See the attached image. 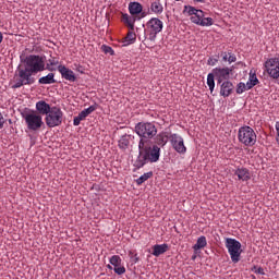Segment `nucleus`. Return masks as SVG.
<instances>
[{
  "instance_id": "22",
  "label": "nucleus",
  "mask_w": 279,
  "mask_h": 279,
  "mask_svg": "<svg viewBox=\"0 0 279 279\" xmlns=\"http://www.w3.org/2000/svg\"><path fill=\"white\" fill-rule=\"evenodd\" d=\"M259 84L258 77L256 76V73L250 72L248 81L246 82V86L248 90H252V88Z\"/></svg>"
},
{
  "instance_id": "14",
  "label": "nucleus",
  "mask_w": 279,
  "mask_h": 279,
  "mask_svg": "<svg viewBox=\"0 0 279 279\" xmlns=\"http://www.w3.org/2000/svg\"><path fill=\"white\" fill-rule=\"evenodd\" d=\"M58 71L61 74V77L63 80H66V82L77 81V76H75V72H73V70L66 68L65 65H58Z\"/></svg>"
},
{
  "instance_id": "9",
  "label": "nucleus",
  "mask_w": 279,
  "mask_h": 279,
  "mask_svg": "<svg viewBox=\"0 0 279 279\" xmlns=\"http://www.w3.org/2000/svg\"><path fill=\"white\" fill-rule=\"evenodd\" d=\"M183 14L191 16L190 21L191 23H194V25H199V22L204 19V11L191 5L184 7Z\"/></svg>"
},
{
  "instance_id": "28",
  "label": "nucleus",
  "mask_w": 279,
  "mask_h": 279,
  "mask_svg": "<svg viewBox=\"0 0 279 279\" xmlns=\"http://www.w3.org/2000/svg\"><path fill=\"white\" fill-rule=\"evenodd\" d=\"M207 86H209V90L213 94L215 90V73H209L207 75Z\"/></svg>"
},
{
  "instance_id": "33",
  "label": "nucleus",
  "mask_w": 279,
  "mask_h": 279,
  "mask_svg": "<svg viewBox=\"0 0 279 279\" xmlns=\"http://www.w3.org/2000/svg\"><path fill=\"white\" fill-rule=\"evenodd\" d=\"M245 90H250V88H247V85L245 83L241 82L236 85V88H235L236 95H243Z\"/></svg>"
},
{
  "instance_id": "1",
  "label": "nucleus",
  "mask_w": 279,
  "mask_h": 279,
  "mask_svg": "<svg viewBox=\"0 0 279 279\" xmlns=\"http://www.w3.org/2000/svg\"><path fill=\"white\" fill-rule=\"evenodd\" d=\"M160 160V147L158 145L148 146L147 141L140 140L138 156L133 161L135 169H143L148 162L154 163Z\"/></svg>"
},
{
  "instance_id": "4",
  "label": "nucleus",
  "mask_w": 279,
  "mask_h": 279,
  "mask_svg": "<svg viewBox=\"0 0 279 279\" xmlns=\"http://www.w3.org/2000/svg\"><path fill=\"white\" fill-rule=\"evenodd\" d=\"M135 132L141 141H149L158 134V129L151 122H140L135 125Z\"/></svg>"
},
{
  "instance_id": "12",
  "label": "nucleus",
  "mask_w": 279,
  "mask_h": 279,
  "mask_svg": "<svg viewBox=\"0 0 279 279\" xmlns=\"http://www.w3.org/2000/svg\"><path fill=\"white\" fill-rule=\"evenodd\" d=\"M213 73L216 77L217 84H221L222 82H230V75L232 73L231 68H215Z\"/></svg>"
},
{
  "instance_id": "29",
  "label": "nucleus",
  "mask_w": 279,
  "mask_h": 279,
  "mask_svg": "<svg viewBox=\"0 0 279 279\" xmlns=\"http://www.w3.org/2000/svg\"><path fill=\"white\" fill-rule=\"evenodd\" d=\"M60 62L58 61V59L56 58H50L48 60V63L46 64V69L47 71H56V66L57 64H59Z\"/></svg>"
},
{
  "instance_id": "8",
  "label": "nucleus",
  "mask_w": 279,
  "mask_h": 279,
  "mask_svg": "<svg viewBox=\"0 0 279 279\" xmlns=\"http://www.w3.org/2000/svg\"><path fill=\"white\" fill-rule=\"evenodd\" d=\"M25 123L27 125V129L31 130V132H36L43 128V116L37 114L35 112L26 113L24 116Z\"/></svg>"
},
{
  "instance_id": "48",
  "label": "nucleus",
  "mask_w": 279,
  "mask_h": 279,
  "mask_svg": "<svg viewBox=\"0 0 279 279\" xmlns=\"http://www.w3.org/2000/svg\"><path fill=\"white\" fill-rule=\"evenodd\" d=\"M192 258H193V260H195V256H193Z\"/></svg>"
},
{
  "instance_id": "39",
  "label": "nucleus",
  "mask_w": 279,
  "mask_h": 279,
  "mask_svg": "<svg viewBox=\"0 0 279 279\" xmlns=\"http://www.w3.org/2000/svg\"><path fill=\"white\" fill-rule=\"evenodd\" d=\"M105 53H110V56H114V50L110 46H102Z\"/></svg>"
},
{
  "instance_id": "3",
  "label": "nucleus",
  "mask_w": 279,
  "mask_h": 279,
  "mask_svg": "<svg viewBox=\"0 0 279 279\" xmlns=\"http://www.w3.org/2000/svg\"><path fill=\"white\" fill-rule=\"evenodd\" d=\"M238 141L244 147H254L257 141L256 132L251 126H241L238 131Z\"/></svg>"
},
{
  "instance_id": "41",
  "label": "nucleus",
  "mask_w": 279,
  "mask_h": 279,
  "mask_svg": "<svg viewBox=\"0 0 279 279\" xmlns=\"http://www.w3.org/2000/svg\"><path fill=\"white\" fill-rule=\"evenodd\" d=\"M228 62L229 64H232V62H236V57H234V54L229 53Z\"/></svg>"
},
{
  "instance_id": "35",
  "label": "nucleus",
  "mask_w": 279,
  "mask_h": 279,
  "mask_svg": "<svg viewBox=\"0 0 279 279\" xmlns=\"http://www.w3.org/2000/svg\"><path fill=\"white\" fill-rule=\"evenodd\" d=\"M95 110H97V106L93 105L89 106L87 109H84L82 112L85 113L86 117H88V114H93Z\"/></svg>"
},
{
  "instance_id": "37",
  "label": "nucleus",
  "mask_w": 279,
  "mask_h": 279,
  "mask_svg": "<svg viewBox=\"0 0 279 279\" xmlns=\"http://www.w3.org/2000/svg\"><path fill=\"white\" fill-rule=\"evenodd\" d=\"M114 274H117L118 276H123V274H125V268L123 266H116L113 268Z\"/></svg>"
},
{
  "instance_id": "44",
  "label": "nucleus",
  "mask_w": 279,
  "mask_h": 279,
  "mask_svg": "<svg viewBox=\"0 0 279 279\" xmlns=\"http://www.w3.org/2000/svg\"><path fill=\"white\" fill-rule=\"evenodd\" d=\"M228 58H230V54H225V56L222 57V60H225V62H228Z\"/></svg>"
},
{
  "instance_id": "43",
  "label": "nucleus",
  "mask_w": 279,
  "mask_h": 279,
  "mask_svg": "<svg viewBox=\"0 0 279 279\" xmlns=\"http://www.w3.org/2000/svg\"><path fill=\"white\" fill-rule=\"evenodd\" d=\"M131 259L134 264L138 263L140 260L138 254L135 253Z\"/></svg>"
},
{
  "instance_id": "45",
  "label": "nucleus",
  "mask_w": 279,
  "mask_h": 279,
  "mask_svg": "<svg viewBox=\"0 0 279 279\" xmlns=\"http://www.w3.org/2000/svg\"><path fill=\"white\" fill-rule=\"evenodd\" d=\"M3 43V33L0 32V45Z\"/></svg>"
},
{
  "instance_id": "10",
  "label": "nucleus",
  "mask_w": 279,
  "mask_h": 279,
  "mask_svg": "<svg viewBox=\"0 0 279 279\" xmlns=\"http://www.w3.org/2000/svg\"><path fill=\"white\" fill-rule=\"evenodd\" d=\"M266 73L272 80H278L279 77V58H271L265 62Z\"/></svg>"
},
{
  "instance_id": "15",
  "label": "nucleus",
  "mask_w": 279,
  "mask_h": 279,
  "mask_svg": "<svg viewBox=\"0 0 279 279\" xmlns=\"http://www.w3.org/2000/svg\"><path fill=\"white\" fill-rule=\"evenodd\" d=\"M220 86V97H230L234 93V84L230 81L217 83Z\"/></svg>"
},
{
  "instance_id": "26",
  "label": "nucleus",
  "mask_w": 279,
  "mask_h": 279,
  "mask_svg": "<svg viewBox=\"0 0 279 279\" xmlns=\"http://www.w3.org/2000/svg\"><path fill=\"white\" fill-rule=\"evenodd\" d=\"M128 147H130V135H124L119 141V148L128 149Z\"/></svg>"
},
{
  "instance_id": "42",
  "label": "nucleus",
  "mask_w": 279,
  "mask_h": 279,
  "mask_svg": "<svg viewBox=\"0 0 279 279\" xmlns=\"http://www.w3.org/2000/svg\"><path fill=\"white\" fill-rule=\"evenodd\" d=\"M4 123H5V120L3 119V114L0 113V130H3Z\"/></svg>"
},
{
  "instance_id": "2",
  "label": "nucleus",
  "mask_w": 279,
  "mask_h": 279,
  "mask_svg": "<svg viewBox=\"0 0 279 279\" xmlns=\"http://www.w3.org/2000/svg\"><path fill=\"white\" fill-rule=\"evenodd\" d=\"M34 72L28 70L27 68L19 66L15 76H14V84L12 88H21V86H32L36 78L33 77Z\"/></svg>"
},
{
  "instance_id": "5",
  "label": "nucleus",
  "mask_w": 279,
  "mask_h": 279,
  "mask_svg": "<svg viewBox=\"0 0 279 279\" xmlns=\"http://www.w3.org/2000/svg\"><path fill=\"white\" fill-rule=\"evenodd\" d=\"M225 246L229 252L232 263H239V260H241V254H243L241 242H239L236 239L226 238Z\"/></svg>"
},
{
  "instance_id": "6",
  "label": "nucleus",
  "mask_w": 279,
  "mask_h": 279,
  "mask_svg": "<svg viewBox=\"0 0 279 279\" xmlns=\"http://www.w3.org/2000/svg\"><path fill=\"white\" fill-rule=\"evenodd\" d=\"M26 69L33 74L40 73L45 71V59L40 56L29 54L24 60Z\"/></svg>"
},
{
  "instance_id": "20",
  "label": "nucleus",
  "mask_w": 279,
  "mask_h": 279,
  "mask_svg": "<svg viewBox=\"0 0 279 279\" xmlns=\"http://www.w3.org/2000/svg\"><path fill=\"white\" fill-rule=\"evenodd\" d=\"M169 250V244H155L153 246V256H162Z\"/></svg>"
},
{
  "instance_id": "16",
  "label": "nucleus",
  "mask_w": 279,
  "mask_h": 279,
  "mask_svg": "<svg viewBox=\"0 0 279 279\" xmlns=\"http://www.w3.org/2000/svg\"><path fill=\"white\" fill-rule=\"evenodd\" d=\"M129 11L132 16L136 14H141L140 19H145V16H147V13L143 12V5L138 2H131L129 4Z\"/></svg>"
},
{
  "instance_id": "46",
  "label": "nucleus",
  "mask_w": 279,
  "mask_h": 279,
  "mask_svg": "<svg viewBox=\"0 0 279 279\" xmlns=\"http://www.w3.org/2000/svg\"><path fill=\"white\" fill-rule=\"evenodd\" d=\"M129 256H130V258H134V257H133V256H134V252L130 251V252H129Z\"/></svg>"
},
{
  "instance_id": "19",
  "label": "nucleus",
  "mask_w": 279,
  "mask_h": 279,
  "mask_svg": "<svg viewBox=\"0 0 279 279\" xmlns=\"http://www.w3.org/2000/svg\"><path fill=\"white\" fill-rule=\"evenodd\" d=\"M154 142H155V145H157V147H165V145L169 143V135H167V133L165 132H161L156 135Z\"/></svg>"
},
{
  "instance_id": "34",
  "label": "nucleus",
  "mask_w": 279,
  "mask_h": 279,
  "mask_svg": "<svg viewBox=\"0 0 279 279\" xmlns=\"http://www.w3.org/2000/svg\"><path fill=\"white\" fill-rule=\"evenodd\" d=\"M85 119H86L85 113L81 111L78 116L74 117L73 125L75 126L80 125V123H82V121H84Z\"/></svg>"
},
{
  "instance_id": "51",
  "label": "nucleus",
  "mask_w": 279,
  "mask_h": 279,
  "mask_svg": "<svg viewBox=\"0 0 279 279\" xmlns=\"http://www.w3.org/2000/svg\"><path fill=\"white\" fill-rule=\"evenodd\" d=\"M174 1H180V0H174Z\"/></svg>"
},
{
  "instance_id": "13",
  "label": "nucleus",
  "mask_w": 279,
  "mask_h": 279,
  "mask_svg": "<svg viewBox=\"0 0 279 279\" xmlns=\"http://www.w3.org/2000/svg\"><path fill=\"white\" fill-rule=\"evenodd\" d=\"M170 143L177 154H186V146L184 145V138L179 134L170 135Z\"/></svg>"
},
{
  "instance_id": "18",
  "label": "nucleus",
  "mask_w": 279,
  "mask_h": 279,
  "mask_svg": "<svg viewBox=\"0 0 279 279\" xmlns=\"http://www.w3.org/2000/svg\"><path fill=\"white\" fill-rule=\"evenodd\" d=\"M53 107H51L47 101L40 100L36 102V110L40 114H45L46 117L49 114L50 110H52Z\"/></svg>"
},
{
  "instance_id": "11",
  "label": "nucleus",
  "mask_w": 279,
  "mask_h": 279,
  "mask_svg": "<svg viewBox=\"0 0 279 279\" xmlns=\"http://www.w3.org/2000/svg\"><path fill=\"white\" fill-rule=\"evenodd\" d=\"M146 27L150 34V36H154L156 38L157 34H160L162 32V27H165V24L158 17H151L147 23Z\"/></svg>"
},
{
  "instance_id": "49",
  "label": "nucleus",
  "mask_w": 279,
  "mask_h": 279,
  "mask_svg": "<svg viewBox=\"0 0 279 279\" xmlns=\"http://www.w3.org/2000/svg\"><path fill=\"white\" fill-rule=\"evenodd\" d=\"M195 1H203V0H195Z\"/></svg>"
},
{
  "instance_id": "23",
  "label": "nucleus",
  "mask_w": 279,
  "mask_h": 279,
  "mask_svg": "<svg viewBox=\"0 0 279 279\" xmlns=\"http://www.w3.org/2000/svg\"><path fill=\"white\" fill-rule=\"evenodd\" d=\"M56 74L49 73L38 80V84H56Z\"/></svg>"
},
{
  "instance_id": "21",
  "label": "nucleus",
  "mask_w": 279,
  "mask_h": 279,
  "mask_svg": "<svg viewBox=\"0 0 279 279\" xmlns=\"http://www.w3.org/2000/svg\"><path fill=\"white\" fill-rule=\"evenodd\" d=\"M123 43L125 46L134 45V43H136V33H134V29H129L126 36L123 38Z\"/></svg>"
},
{
  "instance_id": "47",
  "label": "nucleus",
  "mask_w": 279,
  "mask_h": 279,
  "mask_svg": "<svg viewBox=\"0 0 279 279\" xmlns=\"http://www.w3.org/2000/svg\"><path fill=\"white\" fill-rule=\"evenodd\" d=\"M107 269H111L112 270V265L108 264L107 265Z\"/></svg>"
},
{
  "instance_id": "38",
  "label": "nucleus",
  "mask_w": 279,
  "mask_h": 279,
  "mask_svg": "<svg viewBox=\"0 0 279 279\" xmlns=\"http://www.w3.org/2000/svg\"><path fill=\"white\" fill-rule=\"evenodd\" d=\"M252 271H254V274H259V276H265V269H263V267H256L254 266L252 268Z\"/></svg>"
},
{
  "instance_id": "17",
  "label": "nucleus",
  "mask_w": 279,
  "mask_h": 279,
  "mask_svg": "<svg viewBox=\"0 0 279 279\" xmlns=\"http://www.w3.org/2000/svg\"><path fill=\"white\" fill-rule=\"evenodd\" d=\"M234 175H236L238 180H240L241 182H247L252 180V173L247 168H238L234 171Z\"/></svg>"
},
{
  "instance_id": "25",
  "label": "nucleus",
  "mask_w": 279,
  "mask_h": 279,
  "mask_svg": "<svg viewBox=\"0 0 279 279\" xmlns=\"http://www.w3.org/2000/svg\"><path fill=\"white\" fill-rule=\"evenodd\" d=\"M150 10L154 14H162L165 7H162L160 1H154L150 5Z\"/></svg>"
},
{
  "instance_id": "7",
  "label": "nucleus",
  "mask_w": 279,
  "mask_h": 279,
  "mask_svg": "<svg viewBox=\"0 0 279 279\" xmlns=\"http://www.w3.org/2000/svg\"><path fill=\"white\" fill-rule=\"evenodd\" d=\"M64 119V112L59 107H52L45 118L46 125L49 128H58L62 125Z\"/></svg>"
},
{
  "instance_id": "27",
  "label": "nucleus",
  "mask_w": 279,
  "mask_h": 279,
  "mask_svg": "<svg viewBox=\"0 0 279 279\" xmlns=\"http://www.w3.org/2000/svg\"><path fill=\"white\" fill-rule=\"evenodd\" d=\"M151 175H154V172H151V171L142 174L138 179H136L137 186H141V184L147 182V180H149V178H151Z\"/></svg>"
},
{
  "instance_id": "32",
  "label": "nucleus",
  "mask_w": 279,
  "mask_h": 279,
  "mask_svg": "<svg viewBox=\"0 0 279 279\" xmlns=\"http://www.w3.org/2000/svg\"><path fill=\"white\" fill-rule=\"evenodd\" d=\"M214 24L213 17H202L198 25L201 27H210Z\"/></svg>"
},
{
  "instance_id": "30",
  "label": "nucleus",
  "mask_w": 279,
  "mask_h": 279,
  "mask_svg": "<svg viewBox=\"0 0 279 279\" xmlns=\"http://www.w3.org/2000/svg\"><path fill=\"white\" fill-rule=\"evenodd\" d=\"M122 21L128 25L129 29H134V19L130 17L129 14L122 15Z\"/></svg>"
},
{
  "instance_id": "31",
  "label": "nucleus",
  "mask_w": 279,
  "mask_h": 279,
  "mask_svg": "<svg viewBox=\"0 0 279 279\" xmlns=\"http://www.w3.org/2000/svg\"><path fill=\"white\" fill-rule=\"evenodd\" d=\"M109 263L113 267H121V263H123V260L121 259V256L113 255V256L110 257Z\"/></svg>"
},
{
  "instance_id": "36",
  "label": "nucleus",
  "mask_w": 279,
  "mask_h": 279,
  "mask_svg": "<svg viewBox=\"0 0 279 279\" xmlns=\"http://www.w3.org/2000/svg\"><path fill=\"white\" fill-rule=\"evenodd\" d=\"M95 110H97V106L93 105L89 106L87 109H84L82 112L85 113L86 117H88V114H93Z\"/></svg>"
},
{
  "instance_id": "24",
  "label": "nucleus",
  "mask_w": 279,
  "mask_h": 279,
  "mask_svg": "<svg viewBox=\"0 0 279 279\" xmlns=\"http://www.w3.org/2000/svg\"><path fill=\"white\" fill-rule=\"evenodd\" d=\"M208 245V242L206 241V236L202 235L197 239L196 244L193 246V250H204Z\"/></svg>"
},
{
  "instance_id": "40",
  "label": "nucleus",
  "mask_w": 279,
  "mask_h": 279,
  "mask_svg": "<svg viewBox=\"0 0 279 279\" xmlns=\"http://www.w3.org/2000/svg\"><path fill=\"white\" fill-rule=\"evenodd\" d=\"M275 129H276V132H277L276 141H277V143H278V145H279V121H278V122H276V124H275Z\"/></svg>"
},
{
  "instance_id": "50",
  "label": "nucleus",
  "mask_w": 279,
  "mask_h": 279,
  "mask_svg": "<svg viewBox=\"0 0 279 279\" xmlns=\"http://www.w3.org/2000/svg\"><path fill=\"white\" fill-rule=\"evenodd\" d=\"M208 64H210V60L208 61Z\"/></svg>"
}]
</instances>
